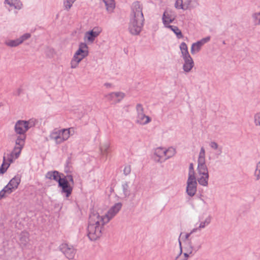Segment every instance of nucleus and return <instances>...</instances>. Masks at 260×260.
<instances>
[{
  "mask_svg": "<svg viewBox=\"0 0 260 260\" xmlns=\"http://www.w3.org/2000/svg\"><path fill=\"white\" fill-rule=\"evenodd\" d=\"M108 149H109V147H100V148L101 152L103 155H105L107 153H108Z\"/></svg>",
  "mask_w": 260,
  "mask_h": 260,
  "instance_id": "nucleus-50",
  "label": "nucleus"
},
{
  "mask_svg": "<svg viewBox=\"0 0 260 260\" xmlns=\"http://www.w3.org/2000/svg\"><path fill=\"white\" fill-rule=\"evenodd\" d=\"M121 187L124 197L125 198L128 197L131 194V190L129 186L128 182H124L123 183H122Z\"/></svg>",
  "mask_w": 260,
  "mask_h": 260,
  "instance_id": "nucleus-27",
  "label": "nucleus"
},
{
  "mask_svg": "<svg viewBox=\"0 0 260 260\" xmlns=\"http://www.w3.org/2000/svg\"><path fill=\"white\" fill-rule=\"evenodd\" d=\"M188 178H196L193 169V165L192 163H190L189 164Z\"/></svg>",
  "mask_w": 260,
  "mask_h": 260,
  "instance_id": "nucleus-34",
  "label": "nucleus"
},
{
  "mask_svg": "<svg viewBox=\"0 0 260 260\" xmlns=\"http://www.w3.org/2000/svg\"><path fill=\"white\" fill-rule=\"evenodd\" d=\"M71 167V157H69L66 161V171H70V168Z\"/></svg>",
  "mask_w": 260,
  "mask_h": 260,
  "instance_id": "nucleus-44",
  "label": "nucleus"
},
{
  "mask_svg": "<svg viewBox=\"0 0 260 260\" xmlns=\"http://www.w3.org/2000/svg\"><path fill=\"white\" fill-rule=\"evenodd\" d=\"M46 178L50 180H54L59 183L60 180H62L59 173L57 171H49L46 174Z\"/></svg>",
  "mask_w": 260,
  "mask_h": 260,
  "instance_id": "nucleus-19",
  "label": "nucleus"
},
{
  "mask_svg": "<svg viewBox=\"0 0 260 260\" xmlns=\"http://www.w3.org/2000/svg\"><path fill=\"white\" fill-rule=\"evenodd\" d=\"M131 172V167L130 165H126L124 167L123 169V174L127 176L129 175Z\"/></svg>",
  "mask_w": 260,
  "mask_h": 260,
  "instance_id": "nucleus-43",
  "label": "nucleus"
},
{
  "mask_svg": "<svg viewBox=\"0 0 260 260\" xmlns=\"http://www.w3.org/2000/svg\"><path fill=\"white\" fill-rule=\"evenodd\" d=\"M189 254H190L189 253V252H188L187 251H186L185 253H184V255L185 256V258L184 259H186V260H187L188 257L189 256Z\"/></svg>",
  "mask_w": 260,
  "mask_h": 260,
  "instance_id": "nucleus-56",
  "label": "nucleus"
},
{
  "mask_svg": "<svg viewBox=\"0 0 260 260\" xmlns=\"http://www.w3.org/2000/svg\"><path fill=\"white\" fill-rule=\"evenodd\" d=\"M121 203H117L112 206L108 210L105 216L109 219V221L114 217L120 211L122 207Z\"/></svg>",
  "mask_w": 260,
  "mask_h": 260,
  "instance_id": "nucleus-14",
  "label": "nucleus"
},
{
  "mask_svg": "<svg viewBox=\"0 0 260 260\" xmlns=\"http://www.w3.org/2000/svg\"><path fill=\"white\" fill-rule=\"evenodd\" d=\"M58 186L61 188L62 192L65 193L67 197H69L72 193L73 187L66 178H62L59 182Z\"/></svg>",
  "mask_w": 260,
  "mask_h": 260,
  "instance_id": "nucleus-12",
  "label": "nucleus"
},
{
  "mask_svg": "<svg viewBox=\"0 0 260 260\" xmlns=\"http://www.w3.org/2000/svg\"><path fill=\"white\" fill-rule=\"evenodd\" d=\"M137 117L136 122L141 125H146L151 121V119L148 116H146L144 113V108L142 104H138L136 107Z\"/></svg>",
  "mask_w": 260,
  "mask_h": 260,
  "instance_id": "nucleus-6",
  "label": "nucleus"
},
{
  "mask_svg": "<svg viewBox=\"0 0 260 260\" xmlns=\"http://www.w3.org/2000/svg\"><path fill=\"white\" fill-rule=\"evenodd\" d=\"M2 190L5 193L7 194V195L10 194L14 191L8 183L3 188Z\"/></svg>",
  "mask_w": 260,
  "mask_h": 260,
  "instance_id": "nucleus-36",
  "label": "nucleus"
},
{
  "mask_svg": "<svg viewBox=\"0 0 260 260\" xmlns=\"http://www.w3.org/2000/svg\"><path fill=\"white\" fill-rule=\"evenodd\" d=\"M98 36V32H96L90 30L86 32L85 38L87 39L88 42L92 43Z\"/></svg>",
  "mask_w": 260,
  "mask_h": 260,
  "instance_id": "nucleus-26",
  "label": "nucleus"
},
{
  "mask_svg": "<svg viewBox=\"0 0 260 260\" xmlns=\"http://www.w3.org/2000/svg\"><path fill=\"white\" fill-rule=\"evenodd\" d=\"M198 171L200 175L209 174L205 162H198Z\"/></svg>",
  "mask_w": 260,
  "mask_h": 260,
  "instance_id": "nucleus-22",
  "label": "nucleus"
},
{
  "mask_svg": "<svg viewBox=\"0 0 260 260\" xmlns=\"http://www.w3.org/2000/svg\"><path fill=\"white\" fill-rule=\"evenodd\" d=\"M63 178H66L67 181H68L69 183H70V182H71L73 185L74 184V179H73V177L72 175H67L66 176H65Z\"/></svg>",
  "mask_w": 260,
  "mask_h": 260,
  "instance_id": "nucleus-48",
  "label": "nucleus"
},
{
  "mask_svg": "<svg viewBox=\"0 0 260 260\" xmlns=\"http://www.w3.org/2000/svg\"><path fill=\"white\" fill-rule=\"evenodd\" d=\"M79 60V59H76L75 57H73L70 62L71 68L72 69H76L78 67L79 63L80 62Z\"/></svg>",
  "mask_w": 260,
  "mask_h": 260,
  "instance_id": "nucleus-33",
  "label": "nucleus"
},
{
  "mask_svg": "<svg viewBox=\"0 0 260 260\" xmlns=\"http://www.w3.org/2000/svg\"><path fill=\"white\" fill-rule=\"evenodd\" d=\"M180 49L181 52V56L182 58L190 56V54L188 51V48L185 42H182L180 45Z\"/></svg>",
  "mask_w": 260,
  "mask_h": 260,
  "instance_id": "nucleus-24",
  "label": "nucleus"
},
{
  "mask_svg": "<svg viewBox=\"0 0 260 260\" xmlns=\"http://www.w3.org/2000/svg\"><path fill=\"white\" fill-rule=\"evenodd\" d=\"M22 148L23 147H14L13 151L10 154H7L8 161L11 163L13 162V158H17L19 156Z\"/></svg>",
  "mask_w": 260,
  "mask_h": 260,
  "instance_id": "nucleus-18",
  "label": "nucleus"
},
{
  "mask_svg": "<svg viewBox=\"0 0 260 260\" xmlns=\"http://www.w3.org/2000/svg\"><path fill=\"white\" fill-rule=\"evenodd\" d=\"M4 4L9 12L14 9L15 14H17V11L20 10L23 8V4L21 0H4Z\"/></svg>",
  "mask_w": 260,
  "mask_h": 260,
  "instance_id": "nucleus-7",
  "label": "nucleus"
},
{
  "mask_svg": "<svg viewBox=\"0 0 260 260\" xmlns=\"http://www.w3.org/2000/svg\"><path fill=\"white\" fill-rule=\"evenodd\" d=\"M252 17L254 20V22L256 24L260 25V12L254 14Z\"/></svg>",
  "mask_w": 260,
  "mask_h": 260,
  "instance_id": "nucleus-41",
  "label": "nucleus"
},
{
  "mask_svg": "<svg viewBox=\"0 0 260 260\" xmlns=\"http://www.w3.org/2000/svg\"><path fill=\"white\" fill-rule=\"evenodd\" d=\"M210 146H212V147L217 146V145L215 142H211Z\"/></svg>",
  "mask_w": 260,
  "mask_h": 260,
  "instance_id": "nucleus-58",
  "label": "nucleus"
},
{
  "mask_svg": "<svg viewBox=\"0 0 260 260\" xmlns=\"http://www.w3.org/2000/svg\"><path fill=\"white\" fill-rule=\"evenodd\" d=\"M37 121L36 119L31 118L28 120H18L15 124L14 131L17 134H19L15 140L16 145L23 146L26 139V132L30 128L34 127Z\"/></svg>",
  "mask_w": 260,
  "mask_h": 260,
  "instance_id": "nucleus-3",
  "label": "nucleus"
},
{
  "mask_svg": "<svg viewBox=\"0 0 260 260\" xmlns=\"http://www.w3.org/2000/svg\"><path fill=\"white\" fill-rule=\"evenodd\" d=\"M205 151L203 147H202L199 155L198 162H205Z\"/></svg>",
  "mask_w": 260,
  "mask_h": 260,
  "instance_id": "nucleus-35",
  "label": "nucleus"
},
{
  "mask_svg": "<svg viewBox=\"0 0 260 260\" xmlns=\"http://www.w3.org/2000/svg\"><path fill=\"white\" fill-rule=\"evenodd\" d=\"M166 157L164 158V160L169 158L173 156L176 153V150L175 147H166Z\"/></svg>",
  "mask_w": 260,
  "mask_h": 260,
  "instance_id": "nucleus-28",
  "label": "nucleus"
},
{
  "mask_svg": "<svg viewBox=\"0 0 260 260\" xmlns=\"http://www.w3.org/2000/svg\"><path fill=\"white\" fill-rule=\"evenodd\" d=\"M179 245H180V251L179 255L176 257L175 260H186V259H183V258L180 257V255L182 252V246H181V243L179 239Z\"/></svg>",
  "mask_w": 260,
  "mask_h": 260,
  "instance_id": "nucleus-45",
  "label": "nucleus"
},
{
  "mask_svg": "<svg viewBox=\"0 0 260 260\" xmlns=\"http://www.w3.org/2000/svg\"><path fill=\"white\" fill-rule=\"evenodd\" d=\"M9 163V161L7 162V156H6V154L5 153L4 156H3V163L0 167L5 168L7 166V165Z\"/></svg>",
  "mask_w": 260,
  "mask_h": 260,
  "instance_id": "nucleus-49",
  "label": "nucleus"
},
{
  "mask_svg": "<svg viewBox=\"0 0 260 260\" xmlns=\"http://www.w3.org/2000/svg\"><path fill=\"white\" fill-rule=\"evenodd\" d=\"M202 246V243L198 236L191 237L189 240L185 241L184 250L190 254H194L198 251Z\"/></svg>",
  "mask_w": 260,
  "mask_h": 260,
  "instance_id": "nucleus-5",
  "label": "nucleus"
},
{
  "mask_svg": "<svg viewBox=\"0 0 260 260\" xmlns=\"http://www.w3.org/2000/svg\"><path fill=\"white\" fill-rule=\"evenodd\" d=\"M19 240L20 244L26 246L29 241V234L26 232H22L20 235Z\"/></svg>",
  "mask_w": 260,
  "mask_h": 260,
  "instance_id": "nucleus-23",
  "label": "nucleus"
},
{
  "mask_svg": "<svg viewBox=\"0 0 260 260\" xmlns=\"http://www.w3.org/2000/svg\"><path fill=\"white\" fill-rule=\"evenodd\" d=\"M104 85L107 88H110L112 87V84L110 83H106L104 84Z\"/></svg>",
  "mask_w": 260,
  "mask_h": 260,
  "instance_id": "nucleus-57",
  "label": "nucleus"
},
{
  "mask_svg": "<svg viewBox=\"0 0 260 260\" xmlns=\"http://www.w3.org/2000/svg\"><path fill=\"white\" fill-rule=\"evenodd\" d=\"M76 0H64L63 7L64 10L69 11L73 6V4Z\"/></svg>",
  "mask_w": 260,
  "mask_h": 260,
  "instance_id": "nucleus-32",
  "label": "nucleus"
},
{
  "mask_svg": "<svg viewBox=\"0 0 260 260\" xmlns=\"http://www.w3.org/2000/svg\"><path fill=\"white\" fill-rule=\"evenodd\" d=\"M184 63L183 70L185 73H189L194 67V63L193 59L190 56L183 58Z\"/></svg>",
  "mask_w": 260,
  "mask_h": 260,
  "instance_id": "nucleus-15",
  "label": "nucleus"
},
{
  "mask_svg": "<svg viewBox=\"0 0 260 260\" xmlns=\"http://www.w3.org/2000/svg\"><path fill=\"white\" fill-rule=\"evenodd\" d=\"M210 37L208 36L205 38L202 39L201 40L194 43L192 44L190 49V52L192 54H194L199 52L202 47L206 43L208 42L210 40Z\"/></svg>",
  "mask_w": 260,
  "mask_h": 260,
  "instance_id": "nucleus-10",
  "label": "nucleus"
},
{
  "mask_svg": "<svg viewBox=\"0 0 260 260\" xmlns=\"http://www.w3.org/2000/svg\"><path fill=\"white\" fill-rule=\"evenodd\" d=\"M254 122L256 126H260V112L254 114Z\"/></svg>",
  "mask_w": 260,
  "mask_h": 260,
  "instance_id": "nucleus-38",
  "label": "nucleus"
},
{
  "mask_svg": "<svg viewBox=\"0 0 260 260\" xmlns=\"http://www.w3.org/2000/svg\"><path fill=\"white\" fill-rule=\"evenodd\" d=\"M165 150L166 147H156L153 156L154 160L156 162L164 161V159L166 157Z\"/></svg>",
  "mask_w": 260,
  "mask_h": 260,
  "instance_id": "nucleus-13",
  "label": "nucleus"
},
{
  "mask_svg": "<svg viewBox=\"0 0 260 260\" xmlns=\"http://www.w3.org/2000/svg\"><path fill=\"white\" fill-rule=\"evenodd\" d=\"M212 153H215L216 155H219L221 152L220 147H212Z\"/></svg>",
  "mask_w": 260,
  "mask_h": 260,
  "instance_id": "nucleus-46",
  "label": "nucleus"
},
{
  "mask_svg": "<svg viewBox=\"0 0 260 260\" xmlns=\"http://www.w3.org/2000/svg\"><path fill=\"white\" fill-rule=\"evenodd\" d=\"M10 164L11 162H9V163L7 165V166H6L5 168L0 167V175L4 174L7 171V169L10 165Z\"/></svg>",
  "mask_w": 260,
  "mask_h": 260,
  "instance_id": "nucleus-47",
  "label": "nucleus"
},
{
  "mask_svg": "<svg viewBox=\"0 0 260 260\" xmlns=\"http://www.w3.org/2000/svg\"><path fill=\"white\" fill-rule=\"evenodd\" d=\"M211 221V217L209 216L207 217L204 221H202L200 223L198 229L199 230H201L202 229L205 228L206 226L209 225Z\"/></svg>",
  "mask_w": 260,
  "mask_h": 260,
  "instance_id": "nucleus-31",
  "label": "nucleus"
},
{
  "mask_svg": "<svg viewBox=\"0 0 260 260\" xmlns=\"http://www.w3.org/2000/svg\"><path fill=\"white\" fill-rule=\"evenodd\" d=\"M255 176L256 177V180L260 179V161L256 165Z\"/></svg>",
  "mask_w": 260,
  "mask_h": 260,
  "instance_id": "nucleus-42",
  "label": "nucleus"
},
{
  "mask_svg": "<svg viewBox=\"0 0 260 260\" xmlns=\"http://www.w3.org/2000/svg\"><path fill=\"white\" fill-rule=\"evenodd\" d=\"M5 44L10 47H15L21 44L18 39L7 40L5 41Z\"/></svg>",
  "mask_w": 260,
  "mask_h": 260,
  "instance_id": "nucleus-30",
  "label": "nucleus"
},
{
  "mask_svg": "<svg viewBox=\"0 0 260 260\" xmlns=\"http://www.w3.org/2000/svg\"><path fill=\"white\" fill-rule=\"evenodd\" d=\"M201 176L198 179L199 183L202 186H207L208 184L209 174Z\"/></svg>",
  "mask_w": 260,
  "mask_h": 260,
  "instance_id": "nucleus-29",
  "label": "nucleus"
},
{
  "mask_svg": "<svg viewBox=\"0 0 260 260\" xmlns=\"http://www.w3.org/2000/svg\"><path fill=\"white\" fill-rule=\"evenodd\" d=\"M88 55H83L82 54H81V55H79L78 56H75V55H74V57H75L76 59H79V61L80 62H81V61L85 57H86V56H87Z\"/></svg>",
  "mask_w": 260,
  "mask_h": 260,
  "instance_id": "nucleus-51",
  "label": "nucleus"
},
{
  "mask_svg": "<svg viewBox=\"0 0 260 260\" xmlns=\"http://www.w3.org/2000/svg\"><path fill=\"white\" fill-rule=\"evenodd\" d=\"M197 230H199L198 229V228H196V229H193L191 232H190L191 234H192V233L193 232H195L196 231H197Z\"/></svg>",
  "mask_w": 260,
  "mask_h": 260,
  "instance_id": "nucleus-59",
  "label": "nucleus"
},
{
  "mask_svg": "<svg viewBox=\"0 0 260 260\" xmlns=\"http://www.w3.org/2000/svg\"><path fill=\"white\" fill-rule=\"evenodd\" d=\"M176 18L174 12L171 10H166L162 15V21L165 26L170 25Z\"/></svg>",
  "mask_w": 260,
  "mask_h": 260,
  "instance_id": "nucleus-11",
  "label": "nucleus"
},
{
  "mask_svg": "<svg viewBox=\"0 0 260 260\" xmlns=\"http://www.w3.org/2000/svg\"><path fill=\"white\" fill-rule=\"evenodd\" d=\"M125 94L121 92H111L108 94L106 96L108 99L114 101L116 102H119L124 97Z\"/></svg>",
  "mask_w": 260,
  "mask_h": 260,
  "instance_id": "nucleus-16",
  "label": "nucleus"
},
{
  "mask_svg": "<svg viewBox=\"0 0 260 260\" xmlns=\"http://www.w3.org/2000/svg\"><path fill=\"white\" fill-rule=\"evenodd\" d=\"M105 3L106 9L108 13H112L115 8V3L114 0H103Z\"/></svg>",
  "mask_w": 260,
  "mask_h": 260,
  "instance_id": "nucleus-21",
  "label": "nucleus"
},
{
  "mask_svg": "<svg viewBox=\"0 0 260 260\" xmlns=\"http://www.w3.org/2000/svg\"><path fill=\"white\" fill-rule=\"evenodd\" d=\"M7 194L5 193L3 190L0 191V200L2 199L6 198L7 196Z\"/></svg>",
  "mask_w": 260,
  "mask_h": 260,
  "instance_id": "nucleus-53",
  "label": "nucleus"
},
{
  "mask_svg": "<svg viewBox=\"0 0 260 260\" xmlns=\"http://www.w3.org/2000/svg\"><path fill=\"white\" fill-rule=\"evenodd\" d=\"M21 89L20 88H18L17 89V90L16 91L15 93V94L16 95H19L21 92Z\"/></svg>",
  "mask_w": 260,
  "mask_h": 260,
  "instance_id": "nucleus-54",
  "label": "nucleus"
},
{
  "mask_svg": "<svg viewBox=\"0 0 260 260\" xmlns=\"http://www.w3.org/2000/svg\"><path fill=\"white\" fill-rule=\"evenodd\" d=\"M175 7L177 9H182L184 10V5L182 0H176L175 3Z\"/></svg>",
  "mask_w": 260,
  "mask_h": 260,
  "instance_id": "nucleus-37",
  "label": "nucleus"
},
{
  "mask_svg": "<svg viewBox=\"0 0 260 260\" xmlns=\"http://www.w3.org/2000/svg\"><path fill=\"white\" fill-rule=\"evenodd\" d=\"M82 54L85 55H88V47L87 44L85 43H80L79 45V48L76 51L74 55L78 56Z\"/></svg>",
  "mask_w": 260,
  "mask_h": 260,
  "instance_id": "nucleus-17",
  "label": "nucleus"
},
{
  "mask_svg": "<svg viewBox=\"0 0 260 260\" xmlns=\"http://www.w3.org/2000/svg\"><path fill=\"white\" fill-rule=\"evenodd\" d=\"M165 27L170 28L172 31H173L174 33L176 35V37L178 39H181L183 37L181 31L177 26L169 25Z\"/></svg>",
  "mask_w": 260,
  "mask_h": 260,
  "instance_id": "nucleus-25",
  "label": "nucleus"
},
{
  "mask_svg": "<svg viewBox=\"0 0 260 260\" xmlns=\"http://www.w3.org/2000/svg\"><path fill=\"white\" fill-rule=\"evenodd\" d=\"M222 43H223V44H225V41H223V42H222Z\"/></svg>",
  "mask_w": 260,
  "mask_h": 260,
  "instance_id": "nucleus-60",
  "label": "nucleus"
},
{
  "mask_svg": "<svg viewBox=\"0 0 260 260\" xmlns=\"http://www.w3.org/2000/svg\"><path fill=\"white\" fill-rule=\"evenodd\" d=\"M91 31H93V32H98V35H99L100 34L101 32L102 31V28L101 27H94L92 30Z\"/></svg>",
  "mask_w": 260,
  "mask_h": 260,
  "instance_id": "nucleus-52",
  "label": "nucleus"
},
{
  "mask_svg": "<svg viewBox=\"0 0 260 260\" xmlns=\"http://www.w3.org/2000/svg\"><path fill=\"white\" fill-rule=\"evenodd\" d=\"M31 35L29 33H26L21 36L20 37H19L18 39L20 44L22 43L24 41L28 39L29 38H30Z\"/></svg>",
  "mask_w": 260,
  "mask_h": 260,
  "instance_id": "nucleus-39",
  "label": "nucleus"
},
{
  "mask_svg": "<svg viewBox=\"0 0 260 260\" xmlns=\"http://www.w3.org/2000/svg\"><path fill=\"white\" fill-rule=\"evenodd\" d=\"M197 182L196 178H188L187 181L186 193L192 197L197 192Z\"/></svg>",
  "mask_w": 260,
  "mask_h": 260,
  "instance_id": "nucleus-9",
  "label": "nucleus"
},
{
  "mask_svg": "<svg viewBox=\"0 0 260 260\" xmlns=\"http://www.w3.org/2000/svg\"><path fill=\"white\" fill-rule=\"evenodd\" d=\"M184 5V10H186L191 7L192 0H182Z\"/></svg>",
  "mask_w": 260,
  "mask_h": 260,
  "instance_id": "nucleus-40",
  "label": "nucleus"
},
{
  "mask_svg": "<svg viewBox=\"0 0 260 260\" xmlns=\"http://www.w3.org/2000/svg\"><path fill=\"white\" fill-rule=\"evenodd\" d=\"M109 222V219L105 216H100L96 212L90 213L87 227V236L91 241H95L100 238L105 224Z\"/></svg>",
  "mask_w": 260,
  "mask_h": 260,
  "instance_id": "nucleus-2",
  "label": "nucleus"
},
{
  "mask_svg": "<svg viewBox=\"0 0 260 260\" xmlns=\"http://www.w3.org/2000/svg\"><path fill=\"white\" fill-rule=\"evenodd\" d=\"M74 132L73 127L61 129L55 128L51 132L49 138L56 144H60L67 140L71 135L74 134Z\"/></svg>",
  "mask_w": 260,
  "mask_h": 260,
  "instance_id": "nucleus-4",
  "label": "nucleus"
},
{
  "mask_svg": "<svg viewBox=\"0 0 260 260\" xmlns=\"http://www.w3.org/2000/svg\"><path fill=\"white\" fill-rule=\"evenodd\" d=\"M191 234L190 233H187L185 235V241H186L187 240H189V237H190Z\"/></svg>",
  "mask_w": 260,
  "mask_h": 260,
  "instance_id": "nucleus-55",
  "label": "nucleus"
},
{
  "mask_svg": "<svg viewBox=\"0 0 260 260\" xmlns=\"http://www.w3.org/2000/svg\"><path fill=\"white\" fill-rule=\"evenodd\" d=\"M59 249L68 259L70 260L74 259L76 253V250L73 246L67 243H63L60 245Z\"/></svg>",
  "mask_w": 260,
  "mask_h": 260,
  "instance_id": "nucleus-8",
  "label": "nucleus"
},
{
  "mask_svg": "<svg viewBox=\"0 0 260 260\" xmlns=\"http://www.w3.org/2000/svg\"><path fill=\"white\" fill-rule=\"evenodd\" d=\"M20 182L21 177L19 175H17L11 179L8 184L10 185V187L14 189V190H15L18 188Z\"/></svg>",
  "mask_w": 260,
  "mask_h": 260,
  "instance_id": "nucleus-20",
  "label": "nucleus"
},
{
  "mask_svg": "<svg viewBox=\"0 0 260 260\" xmlns=\"http://www.w3.org/2000/svg\"><path fill=\"white\" fill-rule=\"evenodd\" d=\"M143 5L138 1L133 2L131 6L128 30L132 35H138L144 26V17Z\"/></svg>",
  "mask_w": 260,
  "mask_h": 260,
  "instance_id": "nucleus-1",
  "label": "nucleus"
}]
</instances>
